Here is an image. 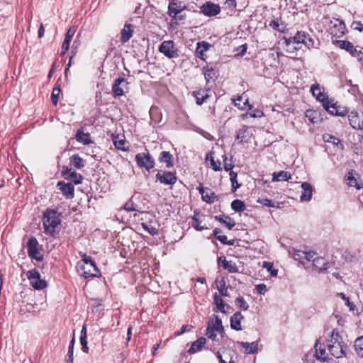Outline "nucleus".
Returning a JSON list of instances; mask_svg holds the SVG:
<instances>
[{"mask_svg": "<svg viewBox=\"0 0 363 363\" xmlns=\"http://www.w3.org/2000/svg\"><path fill=\"white\" fill-rule=\"evenodd\" d=\"M330 30L333 35L340 38L345 34L346 27L343 21L335 19L334 25Z\"/></svg>", "mask_w": 363, "mask_h": 363, "instance_id": "nucleus-13", "label": "nucleus"}, {"mask_svg": "<svg viewBox=\"0 0 363 363\" xmlns=\"http://www.w3.org/2000/svg\"><path fill=\"white\" fill-rule=\"evenodd\" d=\"M193 95L196 97L198 105H201L209 97L207 91L202 89L194 91Z\"/></svg>", "mask_w": 363, "mask_h": 363, "instance_id": "nucleus-33", "label": "nucleus"}, {"mask_svg": "<svg viewBox=\"0 0 363 363\" xmlns=\"http://www.w3.org/2000/svg\"><path fill=\"white\" fill-rule=\"evenodd\" d=\"M305 255V251L294 250L292 256L296 260H301L302 259H304Z\"/></svg>", "mask_w": 363, "mask_h": 363, "instance_id": "nucleus-56", "label": "nucleus"}, {"mask_svg": "<svg viewBox=\"0 0 363 363\" xmlns=\"http://www.w3.org/2000/svg\"><path fill=\"white\" fill-rule=\"evenodd\" d=\"M156 180L165 185H174L177 180L175 173L160 171L156 174Z\"/></svg>", "mask_w": 363, "mask_h": 363, "instance_id": "nucleus-9", "label": "nucleus"}, {"mask_svg": "<svg viewBox=\"0 0 363 363\" xmlns=\"http://www.w3.org/2000/svg\"><path fill=\"white\" fill-rule=\"evenodd\" d=\"M133 28L131 24H125L123 29L121 30V41L123 43L128 42L133 35Z\"/></svg>", "mask_w": 363, "mask_h": 363, "instance_id": "nucleus-25", "label": "nucleus"}, {"mask_svg": "<svg viewBox=\"0 0 363 363\" xmlns=\"http://www.w3.org/2000/svg\"><path fill=\"white\" fill-rule=\"evenodd\" d=\"M347 184L350 186H354L357 189H360L361 188L363 187L362 184H359L357 182V179L353 176L352 172H349L347 176Z\"/></svg>", "mask_w": 363, "mask_h": 363, "instance_id": "nucleus-43", "label": "nucleus"}, {"mask_svg": "<svg viewBox=\"0 0 363 363\" xmlns=\"http://www.w3.org/2000/svg\"><path fill=\"white\" fill-rule=\"evenodd\" d=\"M327 347L331 355L335 358H342L346 355V345L342 337L335 329L333 330L330 337L327 339Z\"/></svg>", "mask_w": 363, "mask_h": 363, "instance_id": "nucleus-1", "label": "nucleus"}, {"mask_svg": "<svg viewBox=\"0 0 363 363\" xmlns=\"http://www.w3.org/2000/svg\"><path fill=\"white\" fill-rule=\"evenodd\" d=\"M263 267L266 268L267 271L270 272L272 276L275 277L277 275V270L274 269L272 263L264 262Z\"/></svg>", "mask_w": 363, "mask_h": 363, "instance_id": "nucleus-53", "label": "nucleus"}, {"mask_svg": "<svg viewBox=\"0 0 363 363\" xmlns=\"http://www.w3.org/2000/svg\"><path fill=\"white\" fill-rule=\"evenodd\" d=\"M252 133L249 128L247 126L243 125L237 132L236 140H240V143H247Z\"/></svg>", "mask_w": 363, "mask_h": 363, "instance_id": "nucleus-17", "label": "nucleus"}, {"mask_svg": "<svg viewBox=\"0 0 363 363\" xmlns=\"http://www.w3.org/2000/svg\"><path fill=\"white\" fill-rule=\"evenodd\" d=\"M38 242L34 237H31L27 242L28 254L30 257L38 261H41L43 256L38 251Z\"/></svg>", "mask_w": 363, "mask_h": 363, "instance_id": "nucleus-7", "label": "nucleus"}, {"mask_svg": "<svg viewBox=\"0 0 363 363\" xmlns=\"http://www.w3.org/2000/svg\"><path fill=\"white\" fill-rule=\"evenodd\" d=\"M223 267L229 273H236L238 272L235 263L233 261H226L224 264H223Z\"/></svg>", "mask_w": 363, "mask_h": 363, "instance_id": "nucleus-44", "label": "nucleus"}, {"mask_svg": "<svg viewBox=\"0 0 363 363\" xmlns=\"http://www.w3.org/2000/svg\"><path fill=\"white\" fill-rule=\"evenodd\" d=\"M223 159V162H224V169L225 171H229V170H231L234 165L233 164L232 162H230V163H228L227 162V157L225 155H223L222 156Z\"/></svg>", "mask_w": 363, "mask_h": 363, "instance_id": "nucleus-61", "label": "nucleus"}, {"mask_svg": "<svg viewBox=\"0 0 363 363\" xmlns=\"http://www.w3.org/2000/svg\"><path fill=\"white\" fill-rule=\"evenodd\" d=\"M348 119L352 128L363 130V113L352 111L348 116Z\"/></svg>", "mask_w": 363, "mask_h": 363, "instance_id": "nucleus-11", "label": "nucleus"}, {"mask_svg": "<svg viewBox=\"0 0 363 363\" xmlns=\"http://www.w3.org/2000/svg\"><path fill=\"white\" fill-rule=\"evenodd\" d=\"M315 357L322 362L327 360L326 352L324 345L320 343L318 341L315 345Z\"/></svg>", "mask_w": 363, "mask_h": 363, "instance_id": "nucleus-20", "label": "nucleus"}, {"mask_svg": "<svg viewBox=\"0 0 363 363\" xmlns=\"http://www.w3.org/2000/svg\"><path fill=\"white\" fill-rule=\"evenodd\" d=\"M204 77L207 83L214 81L216 77V71L212 68H207L204 72Z\"/></svg>", "mask_w": 363, "mask_h": 363, "instance_id": "nucleus-45", "label": "nucleus"}, {"mask_svg": "<svg viewBox=\"0 0 363 363\" xmlns=\"http://www.w3.org/2000/svg\"><path fill=\"white\" fill-rule=\"evenodd\" d=\"M125 141L124 140L119 139L118 138L113 139V144L118 150H125Z\"/></svg>", "mask_w": 363, "mask_h": 363, "instance_id": "nucleus-55", "label": "nucleus"}, {"mask_svg": "<svg viewBox=\"0 0 363 363\" xmlns=\"http://www.w3.org/2000/svg\"><path fill=\"white\" fill-rule=\"evenodd\" d=\"M184 11V9L182 8L181 5L174 1H171L169 4L168 14L172 17H177L178 14L183 13Z\"/></svg>", "mask_w": 363, "mask_h": 363, "instance_id": "nucleus-21", "label": "nucleus"}, {"mask_svg": "<svg viewBox=\"0 0 363 363\" xmlns=\"http://www.w3.org/2000/svg\"><path fill=\"white\" fill-rule=\"evenodd\" d=\"M328 264L325 259L322 257H315L313 259V267L319 271L325 270L328 268Z\"/></svg>", "mask_w": 363, "mask_h": 363, "instance_id": "nucleus-26", "label": "nucleus"}, {"mask_svg": "<svg viewBox=\"0 0 363 363\" xmlns=\"http://www.w3.org/2000/svg\"><path fill=\"white\" fill-rule=\"evenodd\" d=\"M243 315L240 312H236L230 318V327L232 329L240 331L242 330L241 320L243 319Z\"/></svg>", "mask_w": 363, "mask_h": 363, "instance_id": "nucleus-18", "label": "nucleus"}, {"mask_svg": "<svg viewBox=\"0 0 363 363\" xmlns=\"http://www.w3.org/2000/svg\"><path fill=\"white\" fill-rule=\"evenodd\" d=\"M197 215H199L198 213L196 212H194V216L192 217V222H191V225L192 227L196 229V230L198 231H201L203 230V229H205L206 228L201 226L200 225V220H199V218H197Z\"/></svg>", "mask_w": 363, "mask_h": 363, "instance_id": "nucleus-47", "label": "nucleus"}, {"mask_svg": "<svg viewBox=\"0 0 363 363\" xmlns=\"http://www.w3.org/2000/svg\"><path fill=\"white\" fill-rule=\"evenodd\" d=\"M201 197L202 199L208 203H213L218 200L216 194L209 189H206L205 193L203 194Z\"/></svg>", "mask_w": 363, "mask_h": 363, "instance_id": "nucleus-31", "label": "nucleus"}, {"mask_svg": "<svg viewBox=\"0 0 363 363\" xmlns=\"http://www.w3.org/2000/svg\"><path fill=\"white\" fill-rule=\"evenodd\" d=\"M60 91H61V90H60V87H55L52 89V96H52V102L55 106H56L57 104L58 96H59Z\"/></svg>", "mask_w": 363, "mask_h": 363, "instance_id": "nucleus-54", "label": "nucleus"}, {"mask_svg": "<svg viewBox=\"0 0 363 363\" xmlns=\"http://www.w3.org/2000/svg\"><path fill=\"white\" fill-rule=\"evenodd\" d=\"M220 7L212 1H206L200 6V11L208 17L215 16L220 13Z\"/></svg>", "mask_w": 363, "mask_h": 363, "instance_id": "nucleus-8", "label": "nucleus"}, {"mask_svg": "<svg viewBox=\"0 0 363 363\" xmlns=\"http://www.w3.org/2000/svg\"><path fill=\"white\" fill-rule=\"evenodd\" d=\"M158 50L169 59L179 57L178 50L172 40L163 41L159 46Z\"/></svg>", "mask_w": 363, "mask_h": 363, "instance_id": "nucleus-4", "label": "nucleus"}, {"mask_svg": "<svg viewBox=\"0 0 363 363\" xmlns=\"http://www.w3.org/2000/svg\"><path fill=\"white\" fill-rule=\"evenodd\" d=\"M206 342V339L203 337H199L196 341L193 342L190 348L188 350L189 354H194L202 350Z\"/></svg>", "mask_w": 363, "mask_h": 363, "instance_id": "nucleus-19", "label": "nucleus"}, {"mask_svg": "<svg viewBox=\"0 0 363 363\" xmlns=\"http://www.w3.org/2000/svg\"><path fill=\"white\" fill-rule=\"evenodd\" d=\"M337 296L345 301V305L350 308V311H353L355 308V306L350 302L349 297H347L344 293H339Z\"/></svg>", "mask_w": 363, "mask_h": 363, "instance_id": "nucleus-51", "label": "nucleus"}, {"mask_svg": "<svg viewBox=\"0 0 363 363\" xmlns=\"http://www.w3.org/2000/svg\"><path fill=\"white\" fill-rule=\"evenodd\" d=\"M209 47H210V45L207 43H205V42H202L201 43H199L198 47L196 48V53L198 54V56L200 58L203 59L204 52H206L208 49Z\"/></svg>", "mask_w": 363, "mask_h": 363, "instance_id": "nucleus-41", "label": "nucleus"}, {"mask_svg": "<svg viewBox=\"0 0 363 363\" xmlns=\"http://www.w3.org/2000/svg\"><path fill=\"white\" fill-rule=\"evenodd\" d=\"M213 303L216 306L218 310H219L221 313H225V302L217 294H215L213 296Z\"/></svg>", "mask_w": 363, "mask_h": 363, "instance_id": "nucleus-39", "label": "nucleus"}, {"mask_svg": "<svg viewBox=\"0 0 363 363\" xmlns=\"http://www.w3.org/2000/svg\"><path fill=\"white\" fill-rule=\"evenodd\" d=\"M77 263H84V264H91V266L96 265V262L92 259L91 257H88L86 255H83V258L81 261Z\"/></svg>", "mask_w": 363, "mask_h": 363, "instance_id": "nucleus-58", "label": "nucleus"}, {"mask_svg": "<svg viewBox=\"0 0 363 363\" xmlns=\"http://www.w3.org/2000/svg\"><path fill=\"white\" fill-rule=\"evenodd\" d=\"M318 115L317 111L308 110L306 113V116L309 118L312 123H316V116Z\"/></svg>", "mask_w": 363, "mask_h": 363, "instance_id": "nucleus-59", "label": "nucleus"}, {"mask_svg": "<svg viewBox=\"0 0 363 363\" xmlns=\"http://www.w3.org/2000/svg\"><path fill=\"white\" fill-rule=\"evenodd\" d=\"M159 160L161 162L165 163L168 168H170L174 165L172 162V155L169 152L162 151L160 153Z\"/></svg>", "mask_w": 363, "mask_h": 363, "instance_id": "nucleus-30", "label": "nucleus"}, {"mask_svg": "<svg viewBox=\"0 0 363 363\" xmlns=\"http://www.w3.org/2000/svg\"><path fill=\"white\" fill-rule=\"evenodd\" d=\"M352 28L360 32L363 30V24L360 21H354L351 25Z\"/></svg>", "mask_w": 363, "mask_h": 363, "instance_id": "nucleus-62", "label": "nucleus"}, {"mask_svg": "<svg viewBox=\"0 0 363 363\" xmlns=\"http://www.w3.org/2000/svg\"><path fill=\"white\" fill-rule=\"evenodd\" d=\"M222 231L220 229L215 228L213 230V235L215 238L219 240L223 244L233 245L234 244V240H228V238L225 235H220Z\"/></svg>", "mask_w": 363, "mask_h": 363, "instance_id": "nucleus-27", "label": "nucleus"}, {"mask_svg": "<svg viewBox=\"0 0 363 363\" xmlns=\"http://www.w3.org/2000/svg\"><path fill=\"white\" fill-rule=\"evenodd\" d=\"M206 160H209L211 165L214 171L218 172L222 169L220 161H216L212 156V152H210L206 155Z\"/></svg>", "mask_w": 363, "mask_h": 363, "instance_id": "nucleus-40", "label": "nucleus"}, {"mask_svg": "<svg viewBox=\"0 0 363 363\" xmlns=\"http://www.w3.org/2000/svg\"><path fill=\"white\" fill-rule=\"evenodd\" d=\"M207 328H211L213 330L217 331L220 333L224 332L223 326L222 325V321L218 317H216L215 320L209 321Z\"/></svg>", "mask_w": 363, "mask_h": 363, "instance_id": "nucleus-29", "label": "nucleus"}, {"mask_svg": "<svg viewBox=\"0 0 363 363\" xmlns=\"http://www.w3.org/2000/svg\"><path fill=\"white\" fill-rule=\"evenodd\" d=\"M43 220L46 234L52 235L59 230L61 219L56 210L48 208L43 213Z\"/></svg>", "mask_w": 363, "mask_h": 363, "instance_id": "nucleus-2", "label": "nucleus"}, {"mask_svg": "<svg viewBox=\"0 0 363 363\" xmlns=\"http://www.w3.org/2000/svg\"><path fill=\"white\" fill-rule=\"evenodd\" d=\"M31 286L36 290H42L47 287V281L40 278V274L36 269L29 270L26 273Z\"/></svg>", "mask_w": 363, "mask_h": 363, "instance_id": "nucleus-3", "label": "nucleus"}, {"mask_svg": "<svg viewBox=\"0 0 363 363\" xmlns=\"http://www.w3.org/2000/svg\"><path fill=\"white\" fill-rule=\"evenodd\" d=\"M76 140L84 145H89L92 143L90 139L89 133H84L82 130H79L75 135Z\"/></svg>", "mask_w": 363, "mask_h": 363, "instance_id": "nucleus-24", "label": "nucleus"}, {"mask_svg": "<svg viewBox=\"0 0 363 363\" xmlns=\"http://www.w3.org/2000/svg\"><path fill=\"white\" fill-rule=\"evenodd\" d=\"M354 347L357 355L363 357V335L355 340Z\"/></svg>", "mask_w": 363, "mask_h": 363, "instance_id": "nucleus-36", "label": "nucleus"}, {"mask_svg": "<svg viewBox=\"0 0 363 363\" xmlns=\"http://www.w3.org/2000/svg\"><path fill=\"white\" fill-rule=\"evenodd\" d=\"M128 82L123 77L116 79L112 86V91L114 97L123 96L127 90Z\"/></svg>", "mask_w": 363, "mask_h": 363, "instance_id": "nucleus-10", "label": "nucleus"}, {"mask_svg": "<svg viewBox=\"0 0 363 363\" xmlns=\"http://www.w3.org/2000/svg\"><path fill=\"white\" fill-rule=\"evenodd\" d=\"M66 179L71 180L76 184H81L83 179V177L81 174L74 171L68 177H66Z\"/></svg>", "mask_w": 363, "mask_h": 363, "instance_id": "nucleus-42", "label": "nucleus"}, {"mask_svg": "<svg viewBox=\"0 0 363 363\" xmlns=\"http://www.w3.org/2000/svg\"><path fill=\"white\" fill-rule=\"evenodd\" d=\"M323 140L335 145L340 144V140L338 138L330 134L323 135Z\"/></svg>", "mask_w": 363, "mask_h": 363, "instance_id": "nucleus-50", "label": "nucleus"}, {"mask_svg": "<svg viewBox=\"0 0 363 363\" xmlns=\"http://www.w3.org/2000/svg\"><path fill=\"white\" fill-rule=\"evenodd\" d=\"M243 348L245 349L247 354H255L257 352V342H253L252 343L239 342H238Z\"/></svg>", "mask_w": 363, "mask_h": 363, "instance_id": "nucleus-34", "label": "nucleus"}, {"mask_svg": "<svg viewBox=\"0 0 363 363\" xmlns=\"http://www.w3.org/2000/svg\"><path fill=\"white\" fill-rule=\"evenodd\" d=\"M57 186L62 191V194L67 199H72L74 196V186L71 183H65L64 182H59Z\"/></svg>", "mask_w": 363, "mask_h": 363, "instance_id": "nucleus-14", "label": "nucleus"}, {"mask_svg": "<svg viewBox=\"0 0 363 363\" xmlns=\"http://www.w3.org/2000/svg\"><path fill=\"white\" fill-rule=\"evenodd\" d=\"M77 272L82 277L84 278L96 277L99 273V270L96 265L91 267V264H84V263H77Z\"/></svg>", "mask_w": 363, "mask_h": 363, "instance_id": "nucleus-5", "label": "nucleus"}, {"mask_svg": "<svg viewBox=\"0 0 363 363\" xmlns=\"http://www.w3.org/2000/svg\"><path fill=\"white\" fill-rule=\"evenodd\" d=\"M235 305L244 311H247L249 308L248 303L245 301L243 297L239 296L235 301Z\"/></svg>", "mask_w": 363, "mask_h": 363, "instance_id": "nucleus-48", "label": "nucleus"}, {"mask_svg": "<svg viewBox=\"0 0 363 363\" xmlns=\"http://www.w3.org/2000/svg\"><path fill=\"white\" fill-rule=\"evenodd\" d=\"M257 201H258V203H261V204H262L264 206H268V207L275 208V207L278 206L277 202H274V201H273L272 200H269L268 199H260Z\"/></svg>", "mask_w": 363, "mask_h": 363, "instance_id": "nucleus-52", "label": "nucleus"}, {"mask_svg": "<svg viewBox=\"0 0 363 363\" xmlns=\"http://www.w3.org/2000/svg\"><path fill=\"white\" fill-rule=\"evenodd\" d=\"M303 39L302 44H304L308 48L315 47V40L310 35L306 33V38H303Z\"/></svg>", "mask_w": 363, "mask_h": 363, "instance_id": "nucleus-49", "label": "nucleus"}, {"mask_svg": "<svg viewBox=\"0 0 363 363\" xmlns=\"http://www.w3.org/2000/svg\"><path fill=\"white\" fill-rule=\"evenodd\" d=\"M303 38H306V33L303 31H298L294 37L284 38L286 52H291V47L294 45L302 43V41L303 40Z\"/></svg>", "mask_w": 363, "mask_h": 363, "instance_id": "nucleus-12", "label": "nucleus"}, {"mask_svg": "<svg viewBox=\"0 0 363 363\" xmlns=\"http://www.w3.org/2000/svg\"><path fill=\"white\" fill-rule=\"evenodd\" d=\"M303 189L302 194L301 196V201H309L312 198L313 194V186L308 182H303L301 184Z\"/></svg>", "mask_w": 363, "mask_h": 363, "instance_id": "nucleus-16", "label": "nucleus"}, {"mask_svg": "<svg viewBox=\"0 0 363 363\" xmlns=\"http://www.w3.org/2000/svg\"><path fill=\"white\" fill-rule=\"evenodd\" d=\"M269 27L279 32H284L286 28L283 23H279V19H275L269 23Z\"/></svg>", "mask_w": 363, "mask_h": 363, "instance_id": "nucleus-46", "label": "nucleus"}, {"mask_svg": "<svg viewBox=\"0 0 363 363\" xmlns=\"http://www.w3.org/2000/svg\"><path fill=\"white\" fill-rule=\"evenodd\" d=\"M70 162L75 168L79 169L84 167V163L82 158H81L77 154L73 155L70 157Z\"/></svg>", "mask_w": 363, "mask_h": 363, "instance_id": "nucleus-35", "label": "nucleus"}, {"mask_svg": "<svg viewBox=\"0 0 363 363\" xmlns=\"http://www.w3.org/2000/svg\"><path fill=\"white\" fill-rule=\"evenodd\" d=\"M337 43L339 44L340 48L348 51L350 53H351L353 55H354V53H356L359 56V53H361V52H357V50L354 48V45L352 43H350V41L339 40V41H337Z\"/></svg>", "mask_w": 363, "mask_h": 363, "instance_id": "nucleus-22", "label": "nucleus"}, {"mask_svg": "<svg viewBox=\"0 0 363 363\" xmlns=\"http://www.w3.org/2000/svg\"><path fill=\"white\" fill-rule=\"evenodd\" d=\"M311 91L313 96L316 98L317 100L323 102V104L328 99L327 96L324 94L322 88L318 84H313L311 87Z\"/></svg>", "mask_w": 363, "mask_h": 363, "instance_id": "nucleus-15", "label": "nucleus"}, {"mask_svg": "<svg viewBox=\"0 0 363 363\" xmlns=\"http://www.w3.org/2000/svg\"><path fill=\"white\" fill-rule=\"evenodd\" d=\"M215 332L216 331L213 330L211 328H207L206 335L209 339L215 340L216 337V334Z\"/></svg>", "mask_w": 363, "mask_h": 363, "instance_id": "nucleus-60", "label": "nucleus"}, {"mask_svg": "<svg viewBox=\"0 0 363 363\" xmlns=\"http://www.w3.org/2000/svg\"><path fill=\"white\" fill-rule=\"evenodd\" d=\"M243 100V97L242 96H239L236 99H233V104L235 106L238 107L239 109L244 110L247 108L248 109L252 108V105L249 104L248 99H246L245 101L241 104V102Z\"/></svg>", "mask_w": 363, "mask_h": 363, "instance_id": "nucleus-32", "label": "nucleus"}, {"mask_svg": "<svg viewBox=\"0 0 363 363\" xmlns=\"http://www.w3.org/2000/svg\"><path fill=\"white\" fill-rule=\"evenodd\" d=\"M224 4L231 9H234L237 6L235 0H225Z\"/></svg>", "mask_w": 363, "mask_h": 363, "instance_id": "nucleus-64", "label": "nucleus"}, {"mask_svg": "<svg viewBox=\"0 0 363 363\" xmlns=\"http://www.w3.org/2000/svg\"><path fill=\"white\" fill-rule=\"evenodd\" d=\"M291 179V175L289 172L285 171H280L273 174V182L289 181Z\"/></svg>", "mask_w": 363, "mask_h": 363, "instance_id": "nucleus-28", "label": "nucleus"}, {"mask_svg": "<svg viewBox=\"0 0 363 363\" xmlns=\"http://www.w3.org/2000/svg\"><path fill=\"white\" fill-rule=\"evenodd\" d=\"M215 219L224 224L229 230L235 225V221L228 216H216Z\"/></svg>", "mask_w": 363, "mask_h": 363, "instance_id": "nucleus-23", "label": "nucleus"}, {"mask_svg": "<svg viewBox=\"0 0 363 363\" xmlns=\"http://www.w3.org/2000/svg\"><path fill=\"white\" fill-rule=\"evenodd\" d=\"M135 161L140 167H144L147 171L152 169L155 166V161L153 158L145 152L138 153L135 156Z\"/></svg>", "mask_w": 363, "mask_h": 363, "instance_id": "nucleus-6", "label": "nucleus"}, {"mask_svg": "<svg viewBox=\"0 0 363 363\" xmlns=\"http://www.w3.org/2000/svg\"><path fill=\"white\" fill-rule=\"evenodd\" d=\"M231 208L235 212H242L245 210L246 206L242 201L235 199L231 203Z\"/></svg>", "mask_w": 363, "mask_h": 363, "instance_id": "nucleus-38", "label": "nucleus"}, {"mask_svg": "<svg viewBox=\"0 0 363 363\" xmlns=\"http://www.w3.org/2000/svg\"><path fill=\"white\" fill-rule=\"evenodd\" d=\"M124 209L127 211H138L135 205L133 202V201L130 199L128 201L125 203L124 205Z\"/></svg>", "mask_w": 363, "mask_h": 363, "instance_id": "nucleus-57", "label": "nucleus"}, {"mask_svg": "<svg viewBox=\"0 0 363 363\" xmlns=\"http://www.w3.org/2000/svg\"><path fill=\"white\" fill-rule=\"evenodd\" d=\"M324 108L331 115H335L336 116V111H337L338 106H337L336 104H333L331 101H330L328 99H327L323 104Z\"/></svg>", "mask_w": 363, "mask_h": 363, "instance_id": "nucleus-37", "label": "nucleus"}, {"mask_svg": "<svg viewBox=\"0 0 363 363\" xmlns=\"http://www.w3.org/2000/svg\"><path fill=\"white\" fill-rule=\"evenodd\" d=\"M74 33H75V30L74 29L69 28L65 35V38L64 40H67V42L70 43L73 38Z\"/></svg>", "mask_w": 363, "mask_h": 363, "instance_id": "nucleus-63", "label": "nucleus"}]
</instances>
